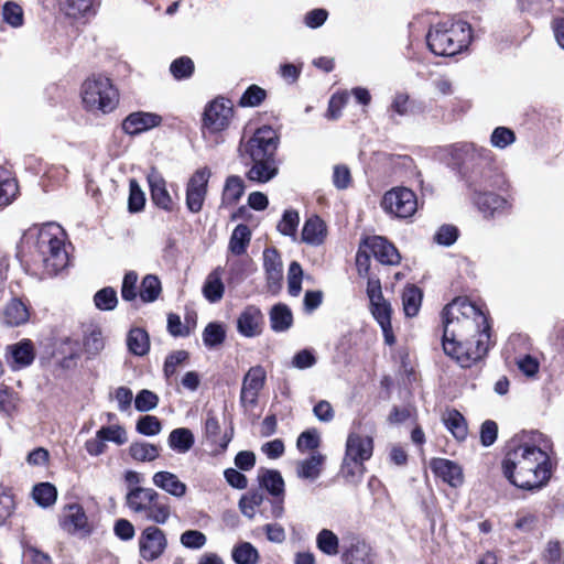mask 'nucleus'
Masks as SVG:
<instances>
[{
	"instance_id": "nucleus-1",
	"label": "nucleus",
	"mask_w": 564,
	"mask_h": 564,
	"mask_svg": "<svg viewBox=\"0 0 564 564\" xmlns=\"http://www.w3.org/2000/svg\"><path fill=\"white\" fill-rule=\"evenodd\" d=\"M441 316L444 354L464 369L484 364L496 345L487 305L458 295L443 307Z\"/></svg>"
},
{
	"instance_id": "nucleus-2",
	"label": "nucleus",
	"mask_w": 564,
	"mask_h": 564,
	"mask_svg": "<svg viewBox=\"0 0 564 564\" xmlns=\"http://www.w3.org/2000/svg\"><path fill=\"white\" fill-rule=\"evenodd\" d=\"M536 432L514 434L503 446L501 473L514 487L535 491L547 485L553 464L547 452L535 442Z\"/></svg>"
},
{
	"instance_id": "nucleus-3",
	"label": "nucleus",
	"mask_w": 564,
	"mask_h": 564,
	"mask_svg": "<svg viewBox=\"0 0 564 564\" xmlns=\"http://www.w3.org/2000/svg\"><path fill=\"white\" fill-rule=\"evenodd\" d=\"M65 231L55 224L34 225L24 231L21 250L34 264H41L48 274H57L68 264Z\"/></svg>"
},
{
	"instance_id": "nucleus-4",
	"label": "nucleus",
	"mask_w": 564,
	"mask_h": 564,
	"mask_svg": "<svg viewBox=\"0 0 564 564\" xmlns=\"http://www.w3.org/2000/svg\"><path fill=\"white\" fill-rule=\"evenodd\" d=\"M280 133L271 126L256 129L253 134L241 143V156L250 160L251 166L246 177L254 183H267L279 173L276 152Z\"/></svg>"
},
{
	"instance_id": "nucleus-5",
	"label": "nucleus",
	"mask_w": 564,
	"mask_h": 564,
	"mask_svg": "<svg viewBox=\"0 0 564 564\" xmlns=\"http://www.w3.org/2000/svg\"><path fill=\"white\" fill-rule=\"evenodd\" d=\"M473 40L471 25L462 20L440 21L426 34L429 50L437 56H454L468 47Z\"/></svg>"
},
{
	"instance_id": "nucleus-6",
	"label": "nucleus",
	"mask_w": 564,
	"mask_h": 564,
	"mask_svg": "<svg viewBox=\"0 0 564 564\" xmlns=\"http://www.w3.org/2000/svg\"><path fill=\"white\" fill-rule=\"evenodd\" d=\"M82 100L87 111L107 115L118 107L120 95L111 78L93 74L82 85Z\"/></svg>"
},
{
	"instance_id": "nucleus-7",
	"label": "nucleus",
	"mask_w": 564,
	"mask_h": 564,
	"mask_svg": "<svg viewBox=\"0 0 564 564\" xmlns=\"http://www.w3.org/2000/svg\"><path fill=\"white\" fill-rule=\"evenodd\" d=\"M126 506L145 520L163 524L171 516L169 499L152 488L134 487L126 496Z\"/></svg>"
},
{
	"instance_id": "nucleus-8",
	"label": "nucleus",
	"mask_w": 564,
	"mask_h": 564,
	"mask_svg": "<svg viewBox=\"0 0 564 564\" xmlns=\"http://www.w3.org/2000/svg\"><path fill=\"white\" fill-rule=\"evenodd\" d=\"M470 159L474 163L466 174V182L473 194L491 192L500 187L502 175L494 164L490 150L473 149Z\"/></svg>"
},
{
	"instance_id": "nucleus-9",
	"label": "nucleus",
	"mask_w": 564,
	"mask_h": 564,
	"mask_svg": "<svg viewBox=\"0 0 564 564\" xmlns=\"http://www.w3.org/2000/svg\"><path fill=\"white\" fill-rule=\"evenodd\" d=\"M231 99L218 95L208 101L200 118V131L204 137H217L228 130L235 117Z\"/></svg>"
},
{
	"instance_id": "nucleus-10",
	"label": "nucleus",
	"mask_w": 564,
	"mask_h": 564,
	"mask_svg": "<svg viewBox=\"0 0 564 564\" xmlns=\"http://www.w3.org/2000/svg\"><path fill=\"white\" fill-rule=\"evenodd\" d=\"M259 488L265 490L271 498L267 499L270 507L260 510L265 519H280L284 513L285 482L281 473L276 469L261 468L258 473Z\"/></svg>"
},
{
	"instance_id": "nucleus-11",
	"label": "nucleus",
	"mask_w": 564,
	"mask_h": 564,
	"mask_svg": "<svg viewBox=\"0 0 564 564\" xmlns=\"http://www.w3.org/2000/svg\"><path fill=\"white\" fill-rule=\"evenodd\" d=\"M416 194L408 187L395 186L384 193L381 207L393 217L405 219L412 217L417 210Z\"/></svg>"
},
{
	"instance_id": "nucleus-12",
	"label": "nucleus",
	"mask_w": 564,
	"mask_h": 564,
	"mask_svg": "<svg viewBox=\"0 0 564 564\" xmlns=\"http://www.w3.org/2000/svg\"><path fill=\"white\" fill-rule=\"evenodd\" d=\"M267 382V371L263 366L257 365L248 369L242 379L240 390V404L245 409L258 405L259 395Z\"/></svg>"
},
{
	"instance_id": "nucleus-13",
	"label": "nucleus",
	"mask_w": 564,
	"mask_h": 564,
	"mask_svg": "<svg viewBox=\"0 0 564 564\" xmlns=\"http://www.w3.org/2000/svg\"><path fill=\"white\" fill-rule=\"evenodd\" d=\"M210 171L202 167L194 172L186 185V207L191 213L197 214L203 209L207 196Z\"/></svg>"
},
{
	"instance_id": "nucleus-14",
	"label": "nucleus",
	"mask_w": 564,
	"mask_h": 564,
	"mask_svg": "<svg viewBox=\"0 0 564 564\" xmlns=\"http://www.w3.org/2000/svg\"><path fill=\"white\" fill-rule=\"evenodd\" d=\"M59 525L70 534L80 533L87 536L93 532V525L89 523L83 506L77 502L68 503L64 507Z\"/></svg>"
},
{
	"instance_id": "nucleus-15",
	"label": "nucleus",
	"mask_w": 564,
	"mask_h": 564,
	"mask_svg": "<svg viewBox=\"0 0 564 564\" xmlns=\"http://www.w3.org/2000/svg\"><path fill=\"white\" fill-rule=\"evenodd\" d=\"M167 541L164 532L154 525L145 528L139 538L140 556L145 561L159 558L166 547Z\"/></svg>"
},
{
	"instance_id": "nucleus-16",
	"label": "nucleus",
	"mask_w": 564,
	"mask_h": 564,
	"mask_svg": "<svg viewBox=\"0 0 564 564\" xmlns=\"http://www.w3.org/2000/svg\"><path fill=\"white\" fill-rule=\"evenodd\" d=\"M435 100L412 98L406 93H398L391 104V109L400 116L426 117L434 113Z\"/></svg>"
},
{
	"instance_id": "nucleus-17",
	"label": "nucleus",
	"mask_w": 564,
	"mask_h": 564,
	"mask_svg": "<svg viewBox=\"0 0 564 564\" xmlns=\"http://www.w3.org/2000/svg\"><path fill=\"white\" fill-rule=\"evenodd\" d=\"M362 246L382 264L398 265L401 261V256L395 246L384 237H366L362 240Z\"/></svg>"
},
{
	"instance_id": "nucleus-18",
	"label": "nucleus",
	"mask_w": 564,
	"mask_h": 564,
	"mask_svg": "<svg viewBox=\"0 0 564 564\" xmlns=\"http://www.w3.org/2000/svg\"><path fill=\"white\" fill-rule=\"evenodd\" d=\"M375 552L371 545L360 536H352L344 545L340 560L343 564H373Z\"/></svg>"
},
{
	"instance_id": "nucleus-19",
	"label": "nucleus",
	"mask_w": 564,
	"mask_h": 564,
	"mask_svg": "<svg viewBox=\"0 0 564 564\" xmlns=\"http://www.w3.org/2000/svg\"><path fill=\"white\" fill-rule=\"evenodd\" d=\"M430 468L436 478L442 479L451 487H459L464 482L463 468L454 460L433 457L430 460Z\"/></svg>"
},
{
	"instance_id": "nucleus-20",
	"label": "nucleus",
	"mask_w": 564,
	"mask_h": 564,
	"mask_svg": "<svg viewBox=\"0 0 564 564\" xmlns=\"http://www.w3.org/2000/svg\"><path fill=\"white\" fill-rule=\"evenodd\" d=\"M471 200L486 218H494L511 208L508 199L494 192L471 194Z\"/></svg>"
},
{
	"instance_id": "nucleus-21",
	"label": "nucleus",
	"mask_w": 564,
	"mask_h": 564,
	"mask_svg": "<svg viewBox=\"0 0 564 564\" xmlns=\"http://www.w3.org/2000/svg\"><path fill=\"white\" fill-rule=\"evenodd\" d=\"M162 123V117L153 112L134 111L128 115L121 123V129L129 135H138Z\"/></svg>"
},
{
	"instance_id": "nucleus-22",
	"label": "nucleus",
	"mask_w": 564,
	"mask_h": 564,
	"mask_svg": "<svg viewBox=\"0 0 564 564\" xmlns=\"http://www.w3.org/2000/svg\"><path fill=\"white\" fill-rule=\"evenodd\" d=\"M7 362L12 370H20L29 367L35 359V349L31 339L9 345L6 352Z\"/></svg>"
},
{
	"instance_id": "nucleus-23",
	"label": "nucleus",
	"mask_w": 564,
	"mask_h": 564,
	"mask_svg": "<svg viewBox=\"0 0 564 564\" xmlns=\"http://www.w3.org/2000/svg\"><path fill=\"white\" fill-rule=\"evenodd\" d=\"M263 269L267 286L270 291H278L283 280V265L280 253L275 248H265L263 251Z\"/></svg>"
},
{
	"instance_id": "nucleus-24",
	"label": "nucleus",
	"mask_w": 564,
	"mask_h": 564,
	"mask_svg": "<svg viewBox=\"0 0 564 564\" xmlns=\"http://www.w3.org/2000/svg\"><path fill=\"white\" fill-rule=\"evenodd\" d=\"M220 423L216 413L213 410L206 412V419L204 423V435L208 442L216 445L220 452H225L232 440L234 427L230 431H226L220 435Z\"/></svg>"
},
{
	"instance_id": "nucleus-25",
	"label": "nucleus",
	"mask_w": 564,
	"mask_h": 564,
	"mask_svg": "<svg viewBox=\"0 0 564 564\" xmlns=\"http://www.w3.org/2000/svg\"><path fill=\"white\" fill-rule=\"evenodd\" d=\"M30 306L19 297L11 299L2 308L0 317L3 325L19 327L30 319Z\"/></svg>"
},
{
	"instance_id": "nucleus-26",
	"label": "nucleus",
	"mask_w": 564,
	"mask_h": 564,
	"mask_svg": "<svg viewBox=\"0 0 564 564\" xmlns=\"http://www.w3.org/2000/svg\"><path fill=\"white\" fill-rule=\"evenodd\" d=\"M263 314L254 305H248L237 319V329L245 337H254L261 334Z\"/></svg>"
},
{
	"instance_id": "nucleus-27",
	"label": "nucleus",
	"mask_w": 564,
	"mask_h": 564,
	"mask_svg": "<svg viewBox=\"0 0 564 564\" xmlns=\"http://www.w3.org/2000/svg\"><path fill=\"white\" fill-rule=\"evenodd\" d=\"M373 453V440L367 435L350 433L346 442L345 456L367 462Z\"/></svg>"
},
{
	"instance_id": "nucleus-28",
	"label": "nucleus",
	"mask_w": 564,
	"mask_h": 564,
	"mask_svg": "<svg viewBox=\"0 0 564 564\" xmlns=\"http://www.w3.org/2000/svg\"><path fill=\"white\" fill-rule=\"evenodd\" d=\"M326 456L319 452L311 453L306 458L296 462V476L301 479L316 480L324 468Z\"/></svg>"
},
{
	"instance_id": "nucleus-29",
	"label": "nucleus",
	"mask_w": 564,
	"mask_h": 564,
	"mask_svg": "<svg viewBox=\"0 0 564 564\" xmlns=\"http://www.w3.org/2000/svg\"><path fill=\"white\" fill-rule=\"evenodd\" d=\"M471 104L469 100L463 99V98H454L449 102V111L446 112L441 106L434 102V113H432L431 118L433 120L443 122V123H451L465 113L470 109Z\"/></svg>"
},
{
	"instance_id": "nucleus-30",
	"label": "nucleus",
	"mask_w": 564,
	"mask_h": 564,
	"mask_svg": "<svg viewBox=\"0 0 564 564\" xmlns=\"http://www.w3.org/2000/svg\"><path fill=\"white\" fill-rule=\"evenodd\" d=\"M327 229L324 220L314 215L307 218L302 229V241L311 246H319L324 242Z\"/></svg>"
},
{
	"instance_id": "nucleus-31",
	"label": "nucleus",
	"mask_w": 564,
	"mask_h": 564,
	"mask_svg": "<svg viewBox=\"0 0 564 564\" xmlns=\"http://www.w3.org/2000/svg\"><path fill=\"white\" fill-rule=\"evenodd\" d=\"M443 424L457 442H464L468 436V424L457 409L447 410L442 416Z\"/></svg>"
},
{
	"instance_id": "nucleus-32",
	"label": "nucleus",
	"mask_w": 564,
	"mask_h": 564,
	"mask_svg": "<svg viewBox=\"0 0 564 564\" xmlns=\"http://www.w3.org/2000/svg\"><path fill=\"white\" fill-rule=\"evenodd\" d=\"M204 297L209 303L219 302L225 293V284L223 282V269L216 268L214 269L206 278L203 289H202Z\"/></svg>"
},
{
	"instance_id": "nucleus-33",
	"label": "nucleus",
	"mask_w": 564,
	"mask_h": 564,
	"mask_svg": "<svg viewBox=\"0 0 564 564\" xmlns=\"http://www.w3.org/2000/svg\"><path fill=\"white\" fill-rule=\"evenodd\" d=\"M151 199L155 206L166 212L173 210V200L161 176H149Z\"/></svg>"
},
{
	"instance_id": "nucleus-34",
	"label": "nucleus",
	"mask_w": 564,
	"mask_h": 564,
	"mask_svg": "<svg viewBox=\"0 0 564 564\" xmlns=\"http://www.w3.org/2000/svg\"><path fill=\"white\" fill-rule=\"evenodd\" d=\"M152 480L156 487L174 497L181 498L186 494V485L173 473L158 471L153 475Z\"/></svg>"
},
{
	"instance_id": "nucleus-35",
	"label": "nucleus",
	"mask_w": 564,
	"mask_h": 564,
	"mask_svg": "<svg viewBox=\"0 0 564 564\" xmlns=\"http://www.w3.org/2000/svg\"><path fill=\"white\" fill-rule=\"evenodd\" d=\"M245 182L239 175H229L221 193V207L236 205L245 194Z\"/></svg>"
},
{
	"instance_id": "nucleus-36",
	"label": "nucleus",
	"mask_w": 564,
	"mask_h": 564,
	"mask_svg": "<svg viewBox=\"0 0 564 564\" xmlns=\"http://www.w3.org/2000/svg\"><path fill=\"white\" fill-rule=\"evenodd\" d=\"M19 194V185L12 173L0 166V208L10 205Z\"/></svg>"
},
{
	"instance_id": "nucleus-37",
	"label": "nucleus",
	"mask_w": 564,
	"mask_h": 564,
	"mask_svg": "<svg viewBox=\"0 0 564 564\" xmlns=\"http://www.w3.org/2000/svg\"><path fill=\"white\" fill-rule=\"evenodd\" d=\"M267 499L261 489H250L240 498L239 509L245 517L253 519L257 512L260 513V510H263L261 506Z\"/></svg>"
},
{
	"instance_id": "nucleus-38",
	"label": "nucleus",
	"mask_w": 564,
	"mask_h": 564,
	"mask_svg": "<svg viewBox=\"0 0 564 564\" xmlns=\"http://www.w3.org/2000/svg\"><path fill=\"white\" fill-rule=\"evenodd\" d=\"M93 4L94 0H57L59 11L74 20L93 13Z\"/></svg>"
},
{
	"instance_id": "nucleus-39",
	"label": "nucleus",
	"mask_w": 564,
	"mask_h": 564,
	"mask_svg": "<svg viewBox=\"0 0 564 564\" xmlns=\"http://www.w3.org/2000/svg\"><path fill=\"white\" fill-rule=\"evenodd\" d=\"M127 346L134 356H145L150 351V337L148 332L141 327H133L127 336Z\"/></svg>"
},
{
	"instance_id": "nucleus-40",
	"label": "nucleus",
	"mask_w": 564,
	"mask_h": 564,
	"mask_svg": "<svg viewBox=\"0 0 564 564\" xmlns=\"http://www.w3.org/2000/svg\"><path fill=\"white\" fill-rule=\"evenodd\" d=\"M422 300V290L415 284H406L402 292V305L405 316H416L420 312Z\"/></svg>"
},
{
	"instance_id": "nucleus-41",
	"label": "nucleus",
	"mask_w": 564,
	"mask_h": 564,
	"mask_svg": "<svg viewBox=\"0 0 564 564\" xmlns=\"http://www.w3.org/2000/svg\"><path fill=\"white\" fill-rule=\"evenodd\" d=\"M167 443L171 449L184 454L188 452L195 443L193 432L187 427H177L171 431Z\"/></svg>"
},
{
	"instance_id": "nucleus-42",
	"label": "nucleus",
	"mask_w": 564,
	"mask_h": 564,
	"mask_svg": "<svg viewBox=\"0 0 564 564\" xmlns=\"http://www.w3.org/2000/svg\"><path fill=\"white\" fill-rule=\"evenodd\" d=\"M128 452L133 460L152 462L160 456L161 447L152 443L137 441L130 444Z\"/></svg>"
},
{
	"instance_id": "nucleus-43",
	"label": "nucleus",
	"mask_w": 564,
	"mask_h": 564,
	"mask_svg": "<svg viewBox=\"0 0 564 564\" xmlns=\"http://www.w3.org/2000/svg\"><path fill=\"white\" fill-rule=\"evenodd\" d=\"M251 240V230L245 224H239L234 229L229 239V250L235 256L246 253Z\"/></svg>"
},
{
	"instance_id": "nucleus-44",
	"label": "nucleus",
	"mask_w": 564,
	"mask_h": 564,
	"mask_svg": "<svg viewBox=\"0 0 564 564\" xmlns=\"http://www.w3.org/2000/svg\"><path fill=\"white\" fill-rule=\"evenodd\" d=\"M271 328L274 332H285L293 324V315L288 305L279 303L270 311Z\"/></svg>"
},
{
	"instance_id": "nucleus-45",
	"label": "nucleus",
	"mask_w": 564,
	"mask_h": 564,
	"mask_svg": "<svg viewBox=\"0 0 564 564\" xmlns=\"http://www.w3.org/2000/svg\"><path fill=\"white\" fill-rule=\"evenodd\" d=\"M232 561L236 564H258L259 551L250 542H239L231 551Z\"/></svg>"
},
{
	"instance_id": "nucleus-46",
	"label": "nucleus",
	"mask_w": 564,
	"mask_h": 564,
	"mask_svg": "<svg viewBox=\"0 0 564 564\" xmlns=\"http://www.w3.org/2000/svg\"><path fill=\"white\" fill-rule=\"evenodd\" d=\"M17 509L12 489L0 484V527L7 524Z\"/></svg>"
},
{
	"instance_id": "nucleus-47",
	"label": "nucleus",
	"mask_w": 564,
	"mask_h": 564,
	"mask_svg": "<svg viewBox=\"0 0 564 564\" xmlns=\"http://www.w3.org/2000/svg\"><path fill=\"white\" fill-rule=\"evenodd\" d=\"M32 497L39 506L48 508L56 502L57 489L51 482H39L33 487Z\"/></svg>"
},
{
	"instance_id": "nucleus-48",
	"label": "nucleus",
	"mask_w": 564,
	"mask_h": 564,
	"mask_svg": "<svg viewBox=\"0 0 564 564\" xmlns=\"http://www.w3.org/2000/svg\"><path fill=\"white\" fill-rule=\"evenodd\" d=\"M162 292L160 279L154 274H147L141 282L139 295L142 302L152 303L156 301Z\"/></svg>"
},
{
	"instance_id": "nucleus-49",
	"label": "nucleus",
	"mask_w": 564,
	"mask_h": 564,
	"mask_svg": "<svg viewBox=\"0 0 564 564\" xmlns=\"http://www.w3.org/2000/svg\"><path fill=\"white\" fill-rule=\"evenodd\" d=\"M317 549L327 556H335L339 553V539L329 529H322L316 535Z\"/></svg>"
},
{
	"instance_id": "nucleus-50",
	"label": "nucleus",
	"mask_w": 564,
	"mask_h": 564,
	"mask_svg": "<svg viewBox=\"0 0 564 564\" xmlns=\"http://www.w3.org/2000/svg\"><path fill=\"white\" fill-rule=\"evenodd\" d=\"M268 97V93L264 88L252 84L247 87L241 97L238 100V106L242 108H254L259 107Z\"/></svg>"
},
{
	"instance_id": "nucleus-51",
	"label": "nucleus",
	"mask_w": 564,
	"mask_h": 564,
	"mask_svg": "<svg viewBox=\"0 0 564 564\" xmlns=\"http://www.w3.org/2000/svg\"><path fill=\"white\" fill-rule=\"evenodd\" d=\"M322 440L315 427L303 431L296 440V448L300 453H314L321 446Z\"/></svg>"
},
{
	"instance_id": "nucleus-52",
	"label": "nucleus",
	"mask_w": 564,
	"mask_h": 564,
	"mask_svg": "<svg viewBox=\"0 0 564 564\" xmlns=\"http://www.w3.org/2000/svg\"><path fill=\"white\" fill-rule=\"evenodd\" d=\"M189 360V352L187 350H175L169 354L164 360L163 373L167 381L177 373V367L182 366Z\"/></svg>"
},
{
	"instance_id": "nucleus-53",
	"label": "nucleus",
	"mask_w": 564,
	"mask_h": 564,
	"mask_svg": "<svg viewBox=\"0 0 564 564\" xmlns=\"http://www.w3.org/2000/svg\"><path fill=\"white\" fill-rule=\"evenodd\" d=\"M170 72L176 80L192 77L195 72V64L188 56L175 58L170 65Z\"/></svg>"
},
{
	"instance_id": "nucleus-54",
	"label": "nucleus",
	"mask_w": 564,
	"mask_h": 564,
	"mask_svg": "<svg viewBox=\"0 0 564 564\" xmlns=\"http://www.w3.org/2000/svg\"><path fill=\"white\" fill-rule=\"evenodd\" d=\"M226 339V330L220 323H209L203 332V341L206 347L213 348L221 345Z\"/></svg>"
},
{
	"instance_id": "nucleus-55",
	"label": "nucleus",
	"mask_w": 564,
	"mask_h": 564,
	"mask_svg": "<svg viewBox=\"0 0 564 564\" xmlns=\"http://www.w3.org/2000/svg\"><path fill=\"white\" fill-rule=\"evenodd\" d=\"M349 100L347 90H338L334 93L329 100L325 117L329 120H337L341 117V110Z\"/></svg>"
},
{
	"instance_id": "nucleus-56",
	"label": "nucleus",
	"mask_w": 564,
	"mask_h": 564,
	"mask_svg": "<svg viewBox=\"0 0 564 564\" xmlns=\"http://www.w3.org/2000/svg\"><path fill=\"white\" fill-rule=\"evenodd\" d=\"M94 303L100 311H112L118 304L117 292L111 286L102 288L94 295Z\"/></svg>"
},
{
	"instance_id": "nucleus-57",
	"label": "nucleus",
	"mask_w": 564,
	"mask_h": 564,
	"mask_svg": "<svg viewBox=\"0 0 564 564\" xmlns=\"http://www.w3.org/2000/svg\"><path fill=\"white\" fill-rule=\"evenodd\" d=\"M2 18L12 28H20L24 23V13L20 4L7 1L2 8Z\"/></svg>"
},
{
	"instance_id": "nucleus-58",
	"label": "nucleus",
	"mask_w": 564,
	"mask_h": 564,
	"mask_svg": "<svg viewBox=\"0 0 564 564\" xmlns=\"http://www.w3.org/2000/svg\"><path fill=\"white\" fill-rule=\"evenodd\" d=\"M299 223V213L294 209H288L283 213L282 218L278 224V230L284 236L295 237Z\"/></svg>"
},
{
	"instance_id": "nucleus-59",
	"label": "nucleus",
	"mask_w": 564,
	"mask_h": 564,
	"mask_svg": "<svg viewBox=\"0 0 564 564\" xmlns=\"http://www.w3.org/2000/svg\"><path fill=\"white\" fill-rule=\"evenodd\" d=\"M367 471V468L365 466V462L352 459L351 457H344L343 464H341V474L343 476L348 480H355L356 478L360 479L365 473Z\"/></svg>"
},
{
	"instance_id": "nucleus-60",
	"label": "nucleus",
	"mask_w": 564,
	"mask_h": 564,
	"mask_svg": "<svg viewBox=\"0 0 564 564\" xmlns=\"http://www.w3.org/2000/svg\"><path fill=\"white\" fill-rule=\"evenodd\" d=\"M145 196L135 180H130L129 183V198L128 210L130 213H139L144 208Z\"/></svg>"
},
{
	"instance_id": "nucleus-61",
	"label": "nucleus",
	"mask_w": 564,
	"mask_h": 564,
	"mask_svg": "<svg viewBox=\"0 0 564 564\" xmlns=\"http://www.w3.org/2000/svg\"><path fill=\"white\" fill-rule=\"evenodd\" d=\"M516 133L507 127H497L490 135V143L498 149H505L516 141Z\"/></svg>"
},
{
	"instance_id": "nucleus-62",
	"label": "nucleus",
	"mask_w": 564,
	"mask_h": 564,
	"mask_svg": "<svg viewBox=\"0 0 564 564\" xmlns=\"http://www.w3.org/2000/svg\"><path fill=\"white\" fill-rule=\"evenodd\" d=\"M135 430L139 434L154 436L161 432L162 423L155 415H144L138 420Z\"/></svg>"
},
{
	"instance_id": "nucleus-63",
	"label": "nucleus",
	"mask_w": 564,
	"mask_h": 564,
	"mask_svg": "<svg viewBox=\"0 0 564 564\" xmlns=\"http://www.w3.org/2000/svg\"><path fill=\"white\" fill-rule=\"evenodd\" d=\"M98 436L117 445H123L128 441L124 427L119 424L102 426L98 430Z\"/></svg>"
},
{
	"instance_id": "nucleus-64",
	"label": "nucleus",
	"mask_w": 564,
	"mask_h": 564,
	"mask_svg": "<svg viewBox=\"0 0 564 564\" xmlns=\"http://www.w3.org/2000/svg\"><path fill=\"white\" fill-rule=\"evenodd\" d=\"M459 237V230L456 226L445 224L442 225L434 235V241L441 246H452Z\"/></svg>"
}]
</instances>
